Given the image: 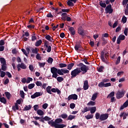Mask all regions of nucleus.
I'll list each match as a JSON object with an SVG mask.
<instances>
[{"instance_id":"obj_59","label":"nucleus","mask_w":128,"mask_h":128,"mask_svg":"<svg viewBox=\"0 0 128 128\" xmlns=\"http://www.w3.org/2000/svg\"><path fill=\"white\" fill-rule=\"evenodd\" d=\"M22 52L24 53V54L26 56H28V52H26V50L25 49L22 48Z\"/></svg>"},{"instance_id":"obj_8","label":"nucleus","mask_w":128,"mask_h":128,"mask_svg":"<svg viewBox=\"0 0 128 128\" xmlns=\"http://www.w3.org/2000/svg\"><path fill=\"white\" fill-rule=\"evenodd\" d=\"M78 34H80V36H84V28H82V26H80L78 28Z\"/></svg>"},{"instance_id":"obj_18","label":"nucleus","mask_w":128,"mask_h":128,"mask_svg":"<svg viewBox=\"0 0 128 128\" xmlns=\"http://www.w3.org/2000/svg\"><path fill=\"white\" fill-rule=\"evenodd\" d=\"M68 30L70 31L72 36H74L76 34V30L74 27H70Z\"/></svg>"},{"instance_id":"obj_10","label":"nucleus","mask_w":128,"mask_h":128,"mask_svg":"<svg viewBox=\"0 0 128 128\" xmlns=\"http://www.w3.org/2000/svg\"><path fill=\"white\" fill-rule=\"evenodd\" d=\"M108 114H101L100 118V120H101V122H102L103 120H108Z\"/></svg>"},{"instance_id":"obj_15","label":"nucleus","mask_w":128,"mask_h":128,"mask_svg":"<svg viewBox=\"0 0 128 128\" xmlns=\"http://www.w3.org/2000/svg\"><path fill=\"white\" fill-rule=\"evenodd\" d=\"M51 92H57L58 94H62V92L58 88H52L51 89Z\"/></svg>"},{"instance_id":"obj_64","label":"nucleus","mask_w":128,"mask_h":128,"mask_svg":"<svg viewBox=\"0 0 128 128\" xmlns=\"http://www.w3.org/2000/svg\"><path fill=\"white\" fill-rule=\"evenodd\" d=\"M123 105L124 106L128 108V99L124 103Z\"/></svg>"},{"instance_id":"obj_43","label":"nucleus","mask_w":128,"mask_h":128,"mask_svg":"<svg viewBox=\"0 0 128 128\" xmlns=\"http://www.w3.org/2000/svg\"><path fill=\"white\" fill-rule=\"evenodd\" d=\"M24 94H24V90H20V96L22 98H24Z\"/></svg>"},{"instance_id":"obj_17","label":"nucleus","mask_w":128,"mask_h":128,"mask_svg":"<svg viewBox=\"0 0 128 128\" xmlns=\"http://www.w3.org/2000/svg\"><path fill=\"white\" fill-rule=\"evenodd\" d=\"M18 104L17 103L15 104V106H12V110H14V112H16V110H20V108L18 107Z\"/></svg>"},{"instance_id":"obj_46","label":"nucleus","mask_w":128,"mask_h":128,"mask_svg":"<svg viewBox=\"0 0 128 128\" xmlns=\"http://www.w3.org/2000/svg\"><path fill=\"white\" fill-rule=\"evenodd\" d=\"M87 106H96V102L93 101H90L88 104Z\"/></svg>"},{"instance_id":"obj_19","label":"nucleus","mask_w":128,"mask_h":128,"mask_svg":"<svg viewBox=\"0 0 128 128\" xmlns=\"http://www.w3.org/2000/svg\"><path fill=\"white\" fill-rule=\"evenodd\" d=\"M123 116V120H126V116H128V113L126 112H121L120 114V117L122 118Z\"/></svg>"},{"instance_id":"obj_3","label":"nucleus","mask_w":128,"mask_h":128,"mask_svg":"<svg viewBox=\"0 0 128 128\" xmlns=\"http://www.w3.org/2000/svg\"><path fill=\"white\" fill-rule=\"evenodd\" d=\"M62 118H57L55 120V121L54 122L53 120H51L48 122V124L52 128H66V126L64 125V124H62Z\"/></svg>"},{"instance_id":"obj_33","label":"nucleus","mask_w":128,"mask_h":128,"mask_svg":"<svg viewBox=\"0 0 128 128\" xmlns=\"http://www.w3.org/2000/svg\"><path fill=\"white\" fill-rule=\"evenodd\" d=\"M96 98H98V93H94L92 96V100H96Z\"/></svg>"},{"instance_id":"obj_7","label":"nucleus","mask_w":128,"mask_h":128,"mask_svg":"<svg viewBox=\"0 0 128 128\" xmlns=\"http://www.w3.org/2000/svg\"><path fill=\"white\" fill-rule=\"evenodd\" d=\"M44 46L47 52H52V46L50 45H48V41H46L44 43Z\"/></svg>"},{"instance_id":"obj_1","label":"nucleus","mask_w":128,"mask_h":128,"mask_svg":"<svg viewBox=\"0 0 128 128\" xmlns=\"http://www.w3.org/2000/svg\"><path fill=\"white\" fill-rule=\"evenodd\" d=\"M77 66L79 68H77L71 72L72 78H74L79 76L80 72H82V74H86L88 70H90L88 66H86L82 62L78 64Z\"/></svg>"},{"instance_id":"obj_6","label":"nucleus","mask_w":128,"mask_h":128,"mask_svg":"<svg viewBox=\"0 0 128 128\" xmlns=\"http://www.w3.org/2000/svg\"><path fill=\"white\" fill-rule=\"evenodd\" d=\"M74 48L76 52L78 50L79 52H84V49L82 48V42L80 41L77 42Z\"/></svg>"},{"instance_id":"obj_14","label":"nucleus","mask_w":128,"mask_h":128,"mask_svg":"<svg viewBox=\"0 0 128 128\" xmlns=\"http://www.w3.org/2000/svg\"><path fill=\"white\" fill-rule=\"evenodd\" d=\"M33 118L36 120H39L40 122H43V124H44V117L33 116Z\"/></svg>"},{"instance_id":"obj_4","label":"nucleus","mask_w":128,"mask_h":128,"mask_svg":"<svg viewBox=\"0 0 128 128\" xmlns=\"http://www.w3.org/2000/svg\"><path fill=\"white\" fill-rule=\"evenodd\" d=\"M100 6H102V8H105V12L106 14H112L114 12V10L112 9V4H109L106 6V3H103L102 1H100L99 2Z\"/></svg>"},{"instance_id":"obj_63","label":"nucleus","mask_w":128,"mask_h":128,"mask_svg":"<svg viewBox=\"0 0 128 128\" xmlns=\"http://www.w3.org/2000/svg\"><path fill=\"white\" fill-rule=\"evenodd\" d=\"M61 118H68V114H62L61 115Z\"/></svg>"},{"instance_id":"obj_38","label":"nucleus","mask_w":128,"mask_h":128,"mask_svg":"<svg viewBox=\"0 0 128 128\" xmlns=\"http://www.w3.org/2000/svg\"><path fill=\"white\" fill-rule=\"evenodd\" d=\"M31 50H32V52L33 54H38V48H31Z\"/></svg>"},{"instance_id":"obj_51","label":"nucleus","mask_w":128,"mask_h":128,"mask_svg":"<svg viewBox=\"0 0 128 128\" xmlns=\"http://www.w3.org/2000/svg\"><path fill=\"white\" fill-rule=\"evenodd\" d=\"M104 66H100L98 68V72H102L104 70Z\"/></svg>"},{"instance_id":"obj_12","label":"nucleus","mask_w":128,"mask_h":128,"mask_svg":"<svg viewBox=\"0 0 128 128\" xmlns=\"http://www.w3.org/2000/svg\"><path fill=\"white\" fill-rule=\"evenodd\" d=\"M40 96H42V94H41L40 92H36L31 96V98H38Z\"/></svg>"},{"instance_id":"obj_36","label":"nucleus","mask_w":128,"mask_h":128,"mask_svg":"<svg viewBox=\"0 0 128 128\" xmlns=\"http://www.w3.org/2000/svg\"><path fill=\"white\" fill-rule=\"evenodd\" d=\"M57 79V81L58 82H63L64 80V78L62 77V76H58V77H56V78Z\"/></svg>"},{"instance_id":"obj_37","label":"nucleus","mask_w":128,"mask_h":128,"mask_svg":"<svg viewBox=\"0 0 128 128\" xmlns=\"http://www.w3.org/2000/svg\"><path fill=\"white\" fill-rule=\"evenodd\" d=\"M34 86H36V84H29L28 85V88L29 90H32L34 88Z\"/></svg>"},{"instance_id":"obj_57","label":"nucleus","mask_w":128,"mask_h":128,"mask_svg":"<svg viewBox=\"0 0 128 128\" xmlns=\"http://www.w3.org/2000/svg\"><path fill=\"white\" fill-rule=\"evenodd\" d=\"M36 40V34H34V36H32V42H34V40Z\"/></svg>"},{"instance_id":"obj_44","label":"nucleus","mask_w":128,"mask_h":128,"mask_svg":"<svg viewBox=\"0 0 128 128\" xmlns=\"http://www.w3.org/2000/svg\"><path fill=\"white\" fill-rule=\"evenodd\" d=\"M118 38H120L121 40H124L126 38V36H124V35L120 34L118 36Z\"/></svg>"},{"instance_id":"obj_26","label":"nucleus","mask_w":128,"mask_h":128,"mask_svg":"<svg viewBox=\"0 0 128 128\" xmlns=\"http://www.w3.org/2000/svg\"><path fill=\"white\" fill-rule=\"evenodd\" d=\"M52 86H48L46 88V91L48 94H52Z\"/></svg>"},{"instance_id":"obj_45","label":"nucleus","mask_w":128,"mask_h":128,"mask_svg":"<svg viewBox=\"0 0 128 128\" xmlns=\"http://www.w3.org/2000/svg\"><path fill=\"white\" fill-rule=\"evenodd\" d=\"M33 108L34 110H35L36 112H38V108H40V107L38 106V104L34 105Z\"/></svg>"},{"instance_id":"obj_62","label":"nucleus","mask_w":128,"mask_h":128,"mask_svg":"<svg viewBox=\"0 0 128 128\" xmlns=\"http://www.w3.org/2000/svg\"><path fill=\"white\" fill-rule=\"evenodd\" d=\"M6 76H8V78H12V76L10 72H6Z\"/></svg>"},{"instance_id":"obj_39","label":"nucleus","mask_w":128,"mask_h":128,"mask_svg":"<svg viewBox=\"0 0 128 128\" xmlns=\"http://www.w3.org/2000/svg\"><path fill=\"white\" fill-rule=\"evenodd\" d=\"M67 4L69 6H74V4L72 2L70 1V0H69L67 2Z\"/></svg>"},{"instance_id":"obj_54","label":"nucleus","mask_w":128,"mask_h":128,"mask_svg":"<svg viewBox=\"0 0 128 128\" xmlns=\"http://www.w3.org/2000/svg\"><path fill=\"white\" fill-rule=\"evenodd\" d=\"M106 44H108V42L106 41V38H102V46H106Z\"/></svg>"},{"instance_id":"obj_31","label":"nucleus","mask_w":128,"mask_h":128,"mask_svg":"<svg viewBox=\"0 0 128 128\" xmlns=\"http://www.w3.org/2000/svg\"><path fill=\"white\" fill-rule=\"evenodd\" d=\"M0 102L2 104H6V99L4 97H2V98H0Z\"/></svg>"},{"instance_id":"obj_24","label":"nucleus","mask_w":128,"mask_h":128,"mask_svg":"<svg viewBox=\"0 0 128 128\" xmlns=\"http://www.w3.org/2000/svg\"><path fill=\"white\" fill-rule=\"evenodd\" d=\"M18 65L20 67L22 70H26V65L24 63L18 64Z\"/></svg>"},{"instance_id":"obj_49","label":"nucleus","mask_w":128,"mask_h":128,"mask_svg":"<svg viewBox=\"0 0 128 128\" xmlns=\"http://www.w3.org/2000/svg\"><path fill=\"white\" fill-rule=\"evenodd\" d=\"M36 54V60H42V57L40 56V54L38 53Z\"/></svg>"},{"instance_id":"obj_22","label":"nucleus","mask_w":128,"mask_h":128,"mask_svg":"<svg viewBox=\"0 0 128 128\" xmlns=\"http://www.w3.org/2000/svg\"><path fill=\"white\" fill-rule=\"evenodd\" d=\"M74 63H70L67 65V70H70L74 68Z\"/></svg>"},{"instance_id":"obj_32","label":"nucleus","mask_w":128,"mask_h":128,"mask_svg":"<svg viewBox=\"0 0 128 128\" xmlns=\"http://www.w3.org/2000/svg\"><path fill=\"white\" fill-rule=\"evenodd\" d=\"M86 112H90V108L87 106L85 107L84 110H82V114H84Z\"/></svg>"},{"instance_id":"obj_58","label":"nucleus","mask_w":128,"mask_h":128,"mask_svg":"<svg viewBox=\"0 0 128 128\" xmlns=\"http://www.w3.org/2000/svg\"><path fill=\"white\" fill-rule=\"evenodd\" d=\"M44 118V120H46V122H48V120H52V118H50L48 116H46Z\"/></svg>"},{"instance_id":"obj_13","label":"nucleus","mask_w":128,"mask_h":128,"mask_svg":"<svg viewBox=\"0 0 128 128\" xmlns=\"http://www.w3.org/2000/svg\"><path fill=\"white\" fill-rule=\"evenodd\" d=\"M83 88L84 89V90H88V80H86L84 82Z\"/></svg>"},{"instance_id":"obj_48","label":"nucleus","mask_w":128,"mask_h":128,"mask_svg":"<svg viewBox=\"0 0 128 128\" xmlns=\"http://www.w3.org/2000/svg\"><path fill=\"white\" fill-rule=\"evenodd\" d=\"M120 62V56H118V58L116 59V64L118 65V64Z\"/></svg>"},{"instance_id":"obj_47","label":"nucleus","mask_w":128,"mask_h":128,"mask_svg":"<svg viewBox=\"0 0 128 128\" xmlns=\"http://www.w3.org/2000/svg\"><path fill=\"white\" fill-rule=\"evenodd\" d=\"M45 38L48 40H49V42H52V36H50L48 34L45 36Z\"/></svg>"},{"instance_id":"obj_29","label":"nucleus","mask_w":128,"mask_h":128,"mask_svg":"<svg viewBox=\"0 0 128 128\" xmlns=\"http://www.w3.org/2000/svg\"><path fill=\"white\" fill-rule=\"evenodd\" d=\"M37 114L38 116H44V111H42V110L39 109L37 110Z\"/></svg>"},{"instance_id":"obj_9","label":"nucleus","mask_w":128,"mask_h":128,"mask_svg":"<svg viewBox=\"0 0 128 128\" xmlns=\"http://www.w3.org/2000/svg\"><path fill=\"white\" fill-rule=\"evenodd\" d=\"M124 96V91L120 92L118 91L116 94V97L118 100H120V98H122Z\"/></svg>"},{"instance_id":"obj_61","label":"nucleus","mask_w":128,"mask_h":128,"mask_svg":"<svg viewBox=\"0 0 128 128\" xmlns=\"http://www.w3.org/2000/svg\"><path fill=\"white\" fill-rule=\"evenodd\" d=\"M128 28H126L124 30V34H125L126 36H128Z\"/></svg>"},{"instance_id":"obj_50","label":"nucleus","mask_w":128,"mask_h":128,"mask_svg":"<svg viewBox=\"0 0 128 128\" xmlns=\"http://www.w3.org/2000/svg\"><path fill=\"white\" fill-rule=\"evenodd\" d=\"M128 20V18H126V16H124L122 18V22L124 24H126V20Z\"/></svg>"},{"instance_id":"obj_60","label":"nucleus","mask_w":128,"mask_h":128,"mask_svg":"<svg viewBox=\"0 0 128 128\" xmlns=\"http://www.w3.org/2000/svg\"><path fill=\"white\" fill-rule=\"evenodd\" d=\"M10 82V80L8 79V78H6L4 81V84H8Z\"/></svg>"},{"instance_id":"obj_56","label":"nucleus","mask_w":128,"mask_h":128,"mask_svg":"<svg viewBox=\"0 0 128 128\" xmlns=\"http://www.w3.org/2000/svg\"><path fill=\"white\" fill-rule=\"evenodd\" d=\"M76 108V104L74 103H71L70 104V108H72V110H74Z\"/></svg>"},{"instance_id":"obj_55","label":"nucleus","mask_w":128,"mask_h":128,"mask_svg":"<svg viewBox=\"0 0 128 128\" xmlns=\"http://www.w3.org/2000/svg\"><path fill=\"white\" fill-rule=\"evenodd\" d=\"M24 36H30V33L28 32H26L24 34H22L21 38H24Z\"/></svg>"},{"instance_id":"obj_5","label":"nucleus","mask_w":128,"mask_h":128,"mask_svg":"<svg viewBox=\"0 0 128 128\" xmlns=\"http://www.w3.org/2000/svg\"><path fill=\"white\" fill-rule=\"evenodd\" d=\"M100 58L103 62H105V64H108V60H108V52L102 51L100 53Z\"/></svg>"},{"instance_id":"obj_28","label":"nucleus","mask_w":128,"mask_h":128,"mask_svg":"<svg viewBox=\"0 0 128 128\" xmlns=\"http://www.w3.org/2000/svg\"><path fill=\"white\" fill-rule=\"evenodd\" d=\"M4 94L6 95V96L8 100H10V96H12V94H10V92H5Z\"/></svg>"},{"instance_id":"obj_52","label":"nucleus","mask_w":128,"mask_h":128,"mask_svg":"<svg viewBox=\"0 0 128 128\" xmlns=\"http://www.w3.org/2000/svg\"><path fill=\"white\" fill-rule=\"evenodd\" d=\"M96 120H100V114L98 112H96L95 115Z\"/></svg>"},{"instance_id":"obj_20","label":"nucleus","mask_w":128,"mask_h":128,"mask_svg":"<svg viewBox=\"0 0 128 128\" xmlns=\"http://www.w3.org/2000/svg\"><path fill=\"white\" fill-rule=\"evenodd\" d=\"M8 70V66H6V64H2L1 65V70L6 72Z\"/></svg>"},{"instance_id":"obj_34","label":"nucleus","mask_w":128,"mask_h":128,"mask_svg":"<svg viewBox=\"0 0 128 128\" xmlns=\"http://www.w3.org/2000/svg\"><path fill=\"white\" fill-rule=\"evenodd\" d=\"M59 68H66L67 65L66 64L60 63L58 64Z\"/></svg>"},{"instance_id":"obj_23","label":"nucleus","mask_w":128,"mask_h":128,"mask_svg":"<svg viewBox=\"0 0 128 128\" xmlns=\"http://www.w3.org/2000/svg\"><path fill=\"white\" fill-rule=\"evenodd\" d=\"M0 62L1 64H6V61L4 58H0Z\"/></svg>"},{"instance_id":"obj_53","label":"nucleus","mask_w":128,"mask_h":128,"mask_svg":"<svg viewBox=\"0 0 128 128\" xmlns=\"http://www.w3.org/2000/svg\"><path fill=\"white\" fill-rule=\"evenodd\" d=\"M99 88H104V82H102L98 84Z\"/></svg>"},{"instance_id":"obj_40","label":"nucleus","mask_w":128,"mask_h":128,"mask_svg":"<svg viewBox=\"0 0 128 128\" xmlns=\"http://www.w3.org/2000/svg\"><path fill=\"white\" fill-rule=\"evenodd\" d=\"M114 96V92H111L107 96V98H113Z\"/></svg>"},{"instance_id":"obj_35","label":"nucleus","mask_w":128,"mask_h":128,"mask_svg":"<svg viewBox=\"0 0 128 128\" xmlns=\"http://www.w3.org/2000/svg\"><path fill=\"white\" fill-rule=\"evenodd\" d=\"M76 118V116L70 115L68 118V120H72L74 118Z\"/></svg>"},{"instance_id":"obj_11","label":"nucleus","mask_w":128,"mask_h":128,"mask_svg":"<svg viewBox=\"0 0 128 128\" xmlns=\"http://www.w3.org/2000/svg\"><path fill=\"white\" fill-rule=\"evenodd\" d=\"M67 100H78V96L76 94H72L68 96Z\"/></svg>"},{"instance_id":"obj_2","label":"nucleus","mask_w":128,"mask_h":128,"mask_svg":"<svg viewBox=\"0 0 128 128\" xmlns=\"http://www.w3.org/2000/svg\"><path fill=\"white\" fill-rule=\"evenodd\" d=\"M50 72L52 74V78H58V74L64 76L66 74H70V70L66 69H58L56 67L51 68Z\"/></svg>"},{"instance_id":"obj_25","label":"nucleus","mask_w":128,"mask_h":128,"mask_svg":"<svg viewBox=\"0 0 128 128\" xmlns=\"http://www.w3.org/2000/svg\"><path fill=\"white\" fill-rule=\"evenodd\" d=\"M6 72H4V71L2 70V69H0V78H4L6 76Z\"/></svg>"},{"instance_id":"obj_30","label":"nucleus","mask_w":128,"mask_h":128,"mask_svg":"<svg viewBox=\"0 0 128 128\" xmlns=\"http://www.w3.org/2000/svg\"><path fill=\"white\" fill-rule=\"evenodd\" d=\"M42 44V40H40L36 42L35 46H40Z\"/></svg>"},{"instance_id":"obj_41","label":"nucleus","mask_w":128,"mask_h":128,"mask_svg":"<svg viewBox=\"0 0 128 128\" xmlns=\"http://www.w3.org/2000/svg\"><path fill=\"white\" fill-rule=\"evenodd\" d=\"M85 118L87 120H90L91 118H94V115L93 114H88V115L85 116Z\"/></svg>"},{"instance_id":"obj_16","label":"nucleus","mask_w":128,"mask_h":128,"mask_svg":"<svg viewBox=\"0 0 128 128\" xmlns=\"http://www.w3.org/2000/svg\"><path fill=\"white\" fill-rule=\"evenodd\" d=\"M61 19L62 20H64V22H66V18L68 16V14L64 12V13H62L61 14Z\"/></svg>"},{"instance_id":"obj_27","label":"nucleus","mask_w":128,"mask_h":128,"mask_svg":"<svg viewBox=\"0 0 128 128\" xmlns=\"http://www.w3.org/2000/svg\"><path fill=\"white\" fill-rule=\"evenodd\" d=\"M32 110V105L30 104L28 106L26 105L24 108L23 109V110Z\"/></svg>"},{"instance_id":"obj_21","label":"nucleus","mask_w":128,"mask_h":128,"mask_svg":"<svg viewBox=\"0 0 128 128\" xmlns=\"http://www.w3.org/2000/svg\"><path fill=\"white\" fill-rule=\"evenodd\" d=\"M90 114H94L96 112V107L94 106L92 108H90Z\"/></svg>"},{"instance_id":"obj_42","label":"nucleus","mask_w":128,"mask_h":128,"mask_svg":"<svg viewBox=\"0 0 128 128\" xmlns=\"http://www.w3.org/2000/svg\"><path fill=\"white\" fill-rule=\"evenodd\" d=\"M47 62L48 64H52V62H54V58H52V57H49Z\"/></svg>"}]
</instances>
